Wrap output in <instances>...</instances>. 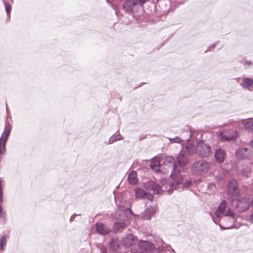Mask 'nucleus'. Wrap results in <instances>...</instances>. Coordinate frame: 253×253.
<instances>
[{
  "mask_svg": "<svg viewBox=\"0 0 253 253\" xmlns=\"http://www.w3.org/2000/svg\"><path fill=\"white\" fill-rule=\"evenodd\" d=\"M144 186L146 191L140 188L135 189L136 198L148 199L151 201L154 198L153 195L160 194L163 191L160 185L153 181L145 183Z\"/></svg>",
  "mask_w": 253,
  "mask_h": 253,
  "instance_id": "obj_1",
  "label": "nucleus"
},
{
  "mask_svg": "<svg viewBox=\"0 0 253 253\" xmlns=\"http://www.w3.org/2000/svg\"><path fill=\"white\" fill-rule=\"evenodd\" d=\"M163 163L171 170L170 177L177 184L181 183L183 180V176L181 174L180 170L175 163L174 157L166 156Z\"/></svg>",
  "mask_w": 253,
  "mask_h": 253,
  "instance_id": "obj_2",
  "label": "nucleus"
},
{
  "mask_svg": "<svg viewBox=\"0 0 253 253\" xmlns=\"http://www.w3.org/2000/svg\"><path fill=\"white\" fill-rule=\"evenodd\" d=\"M227 204V202L225 200H223L218 206L215 211L214 214L215 217L212 215V220L215 223L217 224L219 221L218 219H220L223 216H229L232 218L233 220H235L236 219V215L234 212H233L230 209H228L227 211H226Z\"/></svg>",
  "mask_w": 253,
  "mask_h": 253,
  "instance_id": "obj_3",
  "label": "nucleus"
},
{
  "mask_svg": "<svg viewBox=\"0 0 253 253\" xmlns=\"http://www.w3.org/2000/svg\"><path fill=\"white\" fill-rule=\"evenodd\" d=\"M210 168V164L201 160L196 161L191 166V171L194 175L200 176L207 173Z\"/></svg>",
  "mask_w": 253,
  "mask_h": 253,
  "instance_id": "obj_4",
  "label": "nucleus"
},
{
  "mask_svg": "<svg viewBox=\"0 0 253 253\" xmlns=\"http://www.w3.org/2000/svg\"><path fill=\"white\" fill-rule=\"evenodd\" d=\"M196 152L201 158L208 157L211 154V148L204 140H200L197 143Z\"/></svg>",
  "mask_w": 253,
  "mask_h": 253,
  "instance_id": "obj_5",
  "label": "nucleus"
},
{
  "mask_svg": "<svg viewBox=\"0 0 253 253\" xmlns=\"http://www.w3.org/2000/svg\"><path fill=\"white\" fill-rule=\"evenodd\" d=\"M227 191L228 194L232 197L237 196L240 192L238 182L235 179L229 180L227 186Z\"/></svg>",
  "mask_w": 253,
  "mask_h": 253,
  "instance_id": "obj_6",
  "label": "nucleus"
},
{
  "mask_svg": "<svg viewBox=\"0 0 253 253\" xmlns=\"http://www.w3.org/2000/svg\"><path fill=\"white\" fill-rule=\"evenodd\" d=\"M220 137L224 141H234L237 137V132L233 129L225 130L220 133Z\"/></svg>",
  "mask_w": 253,
  "mask_h": 253,
  "instance_id": "obj_7",
  "label": "nucleus"
},
{
  "mask_svg": "<svg viewBox=\"0 0 253 253\" xmlns=\"http://www.w3.org/2000/svg\"><path fill=\"white\" fill-rule=\"evenodd\" d=\"M250 199L244 197L237 201L236 209L239 212H242L248 209L250 204Z\"/></svg>",
  "mask_w": 253,
  "mask_h": 253,
  "instance_id": "obj_8",
  "label": "nucleus"
},
{
  "mask_svg": "<svg viewBox=\"0 0 253 253\" xmlns=\"http://www.w3.org/2000/svg\"><path fill=\"white\" fill-rule=\"evenodd\" d=\"M138 246L141 251L146 253H152L156 249L155 245L148 241L140 240Z\"/></svg>",
  "mask_w": 253,
  "mask_h": 253,
  "instance_id": "obj_9",
  "label": "nucleus"
},
{
  "mask_svg": "<svg viewBox=\"0 0 253 253\" xmlns=\"http://www.w3.org/2000/svg\"><path fill=\"white\" fill-rule=\"evenodd\" d=\"M123 7L125 11L128 13L136 12L138 9L134 0H125Z\"/></svg>",
  "mask_w": 253,
  "mask_h": 253,
  "instance_id": "obj_10",
  "label": "nucleus"
},
{
  "mask_svg": "<svg viewBox=\"0 0 253 253\" xmlns=\"http://www.w3.org/2000/svg\"><path fill=\"white\" fill-rule=\"evenodd\" d=\"M236 157L240 160H247L252 157V154L246 148H241L236 152Z\"/></svg>",
  "mask_w": 253,
  "mask_h": 253,
  "instance_id": "obj_11",
  "label": "nucleus"
},
{
  "mask_svg": "<svg viewBox=\"0 0 253 253\" xmlns=\"http://www.w3.org/2000/svg\"><path fill=\"white\" fill-rule=\"evenodd\" d=\"M176 162L180 167H184L188 164L189 160L185 154L180 152L176 158Z\"/></svg>",
  "mask_w": 253,
  "mask_h": 253,
  "instance_id": "obj_12",
  "label": "nucleus"
},
{
  "mask_svg": "<svg viewBox=\"0 0 253 253\" xmlns=\"http://www.w3.org/2000/svg\"><path fill=\"white\" fill-rule=\"evenodd\" d=\"M95 227L97 232L100 235H105L111 231L107 226L101 222L96 223Z\"/></svg>",
  "mask_w": 253,
  "mask_h": 253,
  "instance_id": "obj_13",
  "label": "nucleus"
},
{
  "mask_svg": "<svg viewBox=\"0 0 253 253\" xmlns=\"http://www.w3.org/2000/svg\"><path fill=\"white\" fill-rule=\"evenodd\" d=\"M11 129V126L10 124L7 123L6 121L4 129L2 133L1 137H0V142L5 144V142L8 138V136L10 134Z\"/></svg>",
  "mask_w": 253,
  "mask_h": 253,
  "instance_id": "obj_14",
  "label": "nucleus"
},
{
  "mask_svg": "<svg viewBox=\"0 0 253 253\" xmlns=\"http://www.w3.org/2000/svg\"><path fill=\"white\" fill-rule=\"evenodd\" d=\"M157 3L161 11L164 13L168 12L170 9V0H158Z\"/></svg>",
  "mask_w": 253,
  "mask_h": 253,
  "instance_id": "obj_15",
  "label": "nucleus"
},
{
  "mask_svg": "<svg viewBox=\"0 0 253 253\" xmlns=\"http://www.w3.org/2000/svg\"><path fill=\"white\" fill-rule=\"evenodd\" d=\"M137 238L131 234H128L123 239V243L126 247H129L136 243Z\"/></svg>",
  "mask_w": 253,
  "mask_h": 253,
  "instance_id": "obj_16",
  "label": "nucleus"
},
{
  "mask_svg": "<svg viewBox=\"0 0 253 253\" xmlns=\"http://www.w3.org/2000/svg\"><path fill=\"white\" fill-rule=\"evenodd\" d=\"M240 85L244 89H248L249 91L253 90V80L251 78H244Z\"/></svg>",
  "mask_w": 253,
  "mask_h": 253,
  "instance_id": "obj_17",
  "label": "nucleus"
},
{
  "mask_svg": "<svg viewBox=\"0 0 253 253\" xmlns=\"http://www.w3.org/2000/svg\"><path fill=\"white\" fill-rule=\"evenodd\" d=\"M226 153L224 150L221 148L217 149L214 153V158L217 162L222 163L225 158Z\"/></svg>",
  "mask_w": 253,
  "mask_h": 253,
  "instance_id": "obj_18",
  "label": "nucleus"
},
{
  "mask_svg": "<svg viewBox=\"0 0 253 253\" xmlns=\"http://www.w3.org/2000/svg\"><path fill=\"white\" fill-rule=\"evenodd\" d=\"M155 212V208L153 207H150L147 208L145 211L141 213V216L143 219L148 220L151 218L152 216Z\"/></svg>",
  "mask_w": 253,
  "mask_h": 253,
  "instance_id": "obj_19",
  "label": "nucleus"
},
{
  "mask_svg": "<svg viewBox=\"0 0 253 253\" xmlns=\"http://www.w3.org/2000/svg\"><path fill=\"white\" fill-rule=\"evenodd\" d=\"M245 129L250 133H253V119L245 120L243 122Z\"/></svg>",
  "mask_w": 253,
  "mask_h": 253,
  "instance_id": "obj_20",
  "label": "nucleus"
},
{
  "mask_svg": "<svg viewBox=\"0 0 253 253\" xmlns=\"http://www.w3.org/2000/svg\"><path fill=\"white\" fill-rule=\"evenodd\" d=\"M109 245L111 250L116 251L120 248L121 243L118 239L112 238L109 242Z\"/></svg>",
  "mask_w": 253,
  "mask_h": 253,
  "instance_id": "obj_21",
  "label": "nucleus"
},
{
  "mask_svg": "<svg viewBox=\"0 0 253 253\" xmlns=\"http://www.w3.org/2000/svg\"><path fill=\"white\" fill-rule=\"evenodd\" d=\"M123 139V137L120 133H114L109 138V140L107 142H105V143L107 145L111 144L117 141Z\"/></svg>",
  "mask_w": 253,
  "mask_h": 253,
  "instance_id": "obj_22",
  "label": "nucleus"
},
{
  "mask_svg": "<svg viewBox=\"0 0 253 253\" xmlns=\"http://www.w3.org/2000/svg\"><path fill=\"white\" fill-rule=\"evenodd\" d=\"M126 224L123 222H118L114 224V229L116 232H121L122 230L125 228Z\"/></svg>",
  "mask_w": 253,
  "mask_h": 253,
  "instance_id": "obj_23",
  "label": "nucleus"
},
{
  "mask_svg": "<svg viewBox=\"0 0 253 253\" xmlns=\"http://www.w3.org/2000/svg\"><path fill=\"white\" fill-rule=\"evenodd\" d=\"M128 180L130 184H135L137 182L136 174L134 173H130L128 176Z\"/></svg>",
  "mask_w": 253,
  "mask_h": 253,
  "instance_id": "obj_24",
  "label": "nucleus"
},
{
  "mask_svg": "<svg viewBox=\"0 0 253 253\" xmlns=\"http://www.w3.org/2000/svg\"><path fill=\"white\" fill-rule=\"evenodd\" d=\"M7 237L3 236L0 238V251H4L7 243Z\"/></svg>",
  "mask_w": 253,
  "mask_h": 253,
  "instance_id": "obj_25",
  "label": "nucleus"
},
{
  "mask_svg": "<svg viewBox=\"0 0 253 253\" xmlns=\"http://www.w3.org/2000/svg\"><path fill=\"white\" fill-rule=\"evenodd\" d=\"M251 171V169L250 167L248 166H244V168L242 169L241 172L243 175L247 177L250 173Z\"/></svg>",
  "mask_w": 253,
  "mask_h": 253,
  "instance_id": "obj_26",
  "label": "nucleus"
},
{
  "mask_svg": "<svg viewBox=\"0 0 253 253\" xmlns=\"http://www.w3.org/2000/svg\"><path fill=\"white\" fill-rule=\"evenodd\" d=\"M183 134L185 135V137H182V139L183 140V141H188L190 137H191V132L189 130H186L184 131L183 133Z\"/></svg>",
  "mask_w": 253,
  "mask_h": 253,
  "instance_id": "obj_27",
  "label": "nucleus"
},
{
  "mask_svg": "<svg viewBox=\"0 0 253 253\" xmlns=\"http://www.w3.org/2000/svg\"><path fill=\"white\" fill-rule=\"evenodd\" d=\"M3 3L4 5V6H5V11L7 13V15L8 16H9V13L11 10V4H10V3L9 2H3Z\"/></svg>",
  "mask_w": 253,
  "mask_h": 253,
  "instance_id": "obj_28",
  "label": "nucleus"
},
{
  "mask_svg": "<svg viewBox=\"0 0 253 253\" xmlns=\"http://www.w3.org/2000/svg\"><path fill=\"white\" fill-rule=\"evenodd\" d=\"M135 3L137 6L138 8L141 7L143 4H144L146 1H149V0H134Z\"/></svg>",
  "mask_w": 253,
  "mask_h": 253,
  "instance_id": "obj_29",
  "label": "nucleus"
},
{
  "mask_svg": "<svg viewBox=\"0 0 253 253\" xmlns=\"http://www.w3.org/2000/svg\"><path fill=\"white\" fill-rule=\"evenodd\" d=\"M171 143H180L181 141H183V140L181 138H179L176 136L174 138H169Z\"/></svg>",
  "mask_w": 253,
  "mask_h": 253,
  "instance_id": "obj_30",
  "label": "nucleus"
},
{
  "mask_svg": "<svg viewBox=\"0 0 253 253\" xmlns=\"http://www.w3.org/2000/svg\"><path fill=\"white\" fill-rule=\"evenodd\" d=\"M192 185V181L190 179H187L183 183V187L187 188L190 187Z\"/></svg>",
  "mask_w": 253,
  "mask_h": 253,
  "instance_id": "obj_31",
  "label": "nucleus"
},
{
  "mask_svg": "<svg viewBox=\"0 0 253 253\" xmlns=\"http://www.w3.org/2000/svg\"><path fill=\"white\" fill-rule=\"evenodd\" d=\"M1 181L2 179L0 178V204L2 203L3 202V191L2 187L1 185Z\"/></svg>",
  "mask_w": 253,
  "mask_h": 253,
  "instance_id": "obj_32",
  "label": "nucleus"
},
{
  "mask_svg": "<svg viewBox=\"0 0 253 253\" xmlns=\"http://www.w3.org/2000/svg\"><path fill=\"white\" fill-rule=\"evenodd\" d=\"M217 42H214L213 44H212L210 46H208L207 47V49L205 51V53H207L209 51L212 50L214 49V48L215 47V46L216 45Z\"/></svg>",
  "mask_w": 253,
  "mask_h": 253,
  "instance_id": "obj_33",
  "label": "nucleus"
},
{
  "mask_svg": "<svg viewBox=\"0 0 253 253\" xmlns=\"http://www.w3.org/2000/svg\"><path fill=\"white\" fill-rule=\"evenodd\" d=\"M111 7L115 10L116 15L118 16V8L117 5H115L112 3H110Z\"/></svg>",
  "mask_w": 253,
  "mask_h": 253,
  "instance_id": "obj_34",
  "label": "nucleus"
},
{
  "mask_svg": "<svg viewBox=\"0 0 253 253\" xmlns=\"http://www.w3.org/2000/svg\"><path fill=\"white\" fill-rule=\"evenodd\" d=\"M100 253H108L107 249L104 246H102L99 248Z\"/></svg>",
  "mask_w": 253,
  "mask_h": 253,
  "instance_id": "obj_35",
  "label": "nucleus"
},
{
  "mask_svg": "<svg viewBox=\"0 0 253 253\" xmlns=\"http://www.w3.org/2000/svg\"><path fill=\"white\" fill-rule=\"evenodd\" d=\"M253 65V62L250 60H246L244 63V65L246 67H249Z\"/></svg>",
  "mask_w": 253,
  "mask_h": 253,
  "instance_id": "obj_36",
  "label": "nucleus"
},
{
  "mask_svg": "<svg viewBox=\"0 0 253 253\" xmlns=\"http://www.w3.org/2000/svg\"><path fill=\"white\" fill-rule=\"evenodd\" d=\"M249 221L251 223H253V212L252 213V214L250 216L249 218Z\"/></svg>",
  "mask_w": 253,
  "mask_h": 253,
  "instance_id": "obj_37",
  "label": "nucleus"
},
{
  "mask_svg": "<svg viewBox=\"0 0 253 253\" xmlns=\"http://www.w3.org/2000/svg\"><path fill=\"white\" fill-rule=\"evenodd\" d=\"M6 213L5 212H4L3 211L1 212H0V216L4 218L5 216Z\"/></svg>",
  "mask_w": 253,
  "mask_h": 253,
  "instance_id": "obj_38",
  "label": "nucleus"
},
{
  "mask_svg": "<svg viewBox=\"0 0 253 253\" xmlns=\"http://www.w3.org/2000/svg\"><path fill=\"white\" fill-rule=\"evenodd\" d=\"M75 216V214H73L72 215L71 217H70V222L72 221V220L74 219V217Z\"/></svg>",
  "mask_w": 253,
  "mask_h": 253,
  "instance_id": "obj_39",
  "label": "nucleus"
},
{
  "mask_svg": "<svg viewBox=\"0 0 253 253\" xmlns=\"http://www.w3.org/2000/svg\"><path fill=\"white\" fill-rule=\"evenodd\" d=\"M219 226H220V228L222 229H229L230 228L229 227H222L220 224H219Z\"/></svg>",
  "mask_w": 253,
  "mask_h": 253,
  "instance_id": "obj_40",
  "label": "nucleus"
},
{
  "mask_svg": "<svg viewBox=\"0 0 253 253\" xmlns=\"http://www.w3.org/2000/svg\"><path fill=\"white\" fill-rule=\"evenodd\" d=\"M151 167L152 168V169H154L155 167H156L157 166L156 165L154 164L153 165V164H151V165H150Z\"/></svg>",
  "mask_w": 253,
  "mask_h": 253,
  "instance_id": "obj_41",
  "label": "nucleus"
},
{
  "mask_svg": "<svg viewBox=\"0 0 253 253\" xmlns=\"http://www.w3.org/2000/svg\"><path fill=\"white\" fill-rule=\"evenodd\" d=\"M250 146L253 148V139L250 142Z\"/></svg>",
  "mask_w": 253,
  "mask_h": 253,
  "instance_id": "obj_42",
  "label": "nucleus"
},
{
  "mask_svg": "<svg viewBox=\"0 0 253 253\" xmlns=\"http://www.w3.org/2000/svg\"><path fill=\"white\" fill-rule=\"evenodd\" d=\"M2 210H3V208H2V206L0 205V212H1L2 211Z\"/></svg>",
  "mask_w": 253,
  "mask_h": 253,
  "instance_id": "obj_43",
  "label": "nucleus"
},
{
  "mask_svg": "<svg viewBox=\"0 0 253 253\" xmlns=\"http://www.w3.org/2000/svg\"><path fill=\"white\" fill-rule=\"evenodd\" d=\"M251 204L252 207L253 208V200H252V201L251 202Z\"/></svg>",
  "mask_w": 253,
  "mask_h": 253,
  "instance_id": "obj_44",
  "label": "nucleus"
},
{
  "mask_svg": "<svg viewBox=\"0 0 253 253\" xmlns=\"http://www.w3.org/2000/svg\"><path fill=\"white\" fill-rule=\"evenodd\" d=\"M6 112H7L8 109H7V105L6 104Z\"/></svg>",
  "mask_w": 253,
  "mask_h": 253,
  "instance_id": "obj_45",
  "label": "nucleus"
},
{
  "mask_svg": "<svg viewBox=\"0 0 253 253\" xmlns=\"http://www.w3.org/2000/svg\"><path fill=\"white\" fill-rule=\"evenodd\" d=\"M106 1L108 2V3H110L108 1V0H106Z\"/></svg>",
  "mask_w": 253,
  "mask_h": 253,
  "instance_id": "obj_46",
  "label": "nucleus"
}]
</instances>
